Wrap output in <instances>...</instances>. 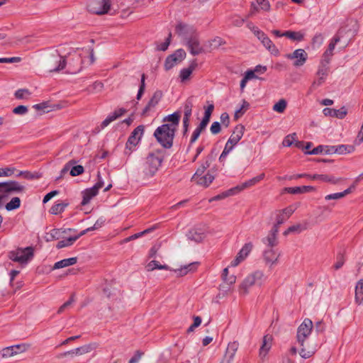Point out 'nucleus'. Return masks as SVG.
<instances>
[{
	"label": "nucleus",
	"mask_w": 363,
	"mask_h": 363,
	"mask_svg": "<svg viewBox=\"0 0 363 363\" xmlns=\"http://www.w3.org/2000/svg\"><path fill=\"white\" fill-rule=\"evenodd\" d=\"M30 94V91L27 89H20L16 91L14 96L18 99H23L28 98Z\"/></svg>",
	"instance_id": "nucleus-47"
},
{
	"label": "nucleus",
	"mask_w": 363,
	"mask_h": 363,
	"mask_svg": "<svg viewBox=\"0 0 363 363\" xmlns=\"http://www.w3.org/2000/svg\"><path fill=\"white\" fill-rule=\"evenodd\" d=\"M329 72L328 64L321 62L317 72V76H322L326 77Z\"/></svg>",
	"instance_id": "nucleus-46"
},
{
	"label": "nucleus",
	"mask_w": 363,
	"mask_h": 363,
	"mask_svg": "<svg viewBox=\"0 0 363 363\" xmlns=\"http://www.w3.org/2000/svg\"><path fill=\"white\" fill-rule=\"evenodd\" d=\"M296 133L288 135L283 140V145L285 147L291 146L296 140Z\"/></svg>",
	"instance_id": "nucleus-57"
},
{
	"label": "nucleus",
	"mask_w": 363,
	"mask_h": 363,
	"mask_svg": "<svg viewBox=\"0 0 363 363\" xmlns=\"http://www.w3.org/2000/svg\"><path fill=\"white\" fill-rule=\"evenodd\" d=\"M269 340L270 338H268L267 335H265L263 337V343L259 350V355L262 357L266 356V354H267L268 351L271 347V344L268 342V340Z\"/></svg>",
	"instance_id": "nucleus-40"
},
{
	"label": "nucleus",
	"mask_w": 363,
	"mask_h": 363,
	"mask_svg": "<svg viewBox=\"0 0 363 363\" xmlns=\"http://www.w3.org/2000/svg\"><path fill=\"white\" fill-rule=\"evenodd\" d=\"M175 133L176 130H174V128H172L169 124L165 123L156 128L154 137L162 147L169 149L173 145Z\"/></svg>",
	"instance_id": "nucleus-3"
},
{
	"label": "nucleus",
	"mask_w": 363,
	"mask_h": 363,
	"mask_svg": "<svg viewBox=\"0 0 363 363\" xmlns=\"http://www.w3.org/2000/svg\"><path fill=\"white\" fill-rule=\"evenodd\" d=\"M164 160V157L160 152H150L145 158L144 162L141 167V174L143 179H149L152 178Z\"/></svg>",
	"instance_id": "nucleus-2"
},
{
	"label": "nucleus",
	"mask_w": 363,
	"mask_h": 363,
	"mask_svg": "<svg viewBox=\"0 0 363 363\" xmlns=\"http://www.w3.org/2000/svg\"><path fill=\"white\" fill-rule=\"evenodd\" d=\"M33 257V249L32 247L25 248L18 247L8 253V257L13 262L21 264H26Z\"/></svg>",
	"instance_id": "nucleus-5"
},
{
	"label": "nucleus",
	"mask_w": 363,
	"mask_h": 363,
	"mask_svg": "<svg viewBox=\"0 0 363 363\" xmlns=\"http://www.w3.org/2000/svg\"><path fill=\"white\" fill-rule=\"evenodd\" d=\"M313 327L312 320L309 318H305L297 329L296 340L301 347L299 354L304 359L309 358L314 353L313 349L310 350L305 346L306 339L311 333Z\"/></svg>",
	"instance_id": "nucleus-1"
},
{
	"label": "nucleus",
	"mask_w": 363,
	"mask_h": 363,
	"mask_svg": "<svg viewBox=\"0 0 363 363\" xmlns=\"http://www.w3.org/2000/svg\"><path fill=\"white\" fill-rule=\"evenodd\" d=\"M264 177H265L264 173H262V174H259L258 176L252 178L251 179L242 183L243 189L250 188V187L255 185L257 183H258L261 180H262L264 178Z\"/></svg>",
	"instance_id": "nucleus-37"
},
{
	"label": "nucleus",
	"mask_w": 363,
	"mask_h": 363,
	"mask_svg": "<svg viewBox=\"0 0 363 363\" xmlns=\"http://www.w3.org/2000/svg\"><path fill=\"white\" fill-rule=\"evenodd\" d=\"M67 65L65 57L61 56L57 53L51 55L47 62V67L50 72H60Z\"/></svg>",
	"instance_id": "nucleus-9"
},
{
	"label": "nucleus",
	"mask_w": 363,
	"mask_h": 363,
	"mask_svg": "<svg viewBox=\"0 0 363 363\" xmlns=\"http://www.w3.org/2000/svg\"><path fill=\"white\" fill-rule=\"evenodd\" d=\"M265 280L263 272L257 270L247 276L239 285L238 291L241 296H245L249 293L250 289L257 284L261 286Z\"/></svg>",
	"instance_id": "nucleus-4"
},
{
	"label": "nucleus",
	"mask_w": 363,
	"mask_h": 363,
	"mask_svg": "<svg viewBox=\"0 0 363 363\" xmlns=\"http://www.w3.org/2000/svg\"><path fill=\"white\" fill-rule=\"evenodd\" d=\"M67 231L74 230L72 228H68L67 230H61L60 229H52L50 230L49 233L47 234L46 240L52 241L54 240H58L61 238L62 233H65Z\"/></svg>",
	"instance_id": "nucleus-30"
},
{
	"label": "nucleus",
	"mask_w": 363,
	"mask_h": 363,
	"mask_svg": "<svg viewBox=\"0 0 363 363\" xmlns=\"http://www.w3.org/2000/svg\"><path fill=\"white\" fill-rule=\"evenodd\" d=\"M21 206V200L18 197H13L11 200L6 203V209L8 211H11L15 209H17Z\"/></svg>",
	"instance_id": "nucleus-42"
},
{
	"label": "nucleus",
	"mask_w": 363,
	"mask_h": 363,
	"mask_svg": "<svg viewBox=\"0 0 363 363\" xmlns=\"http://www.w3.org/2000/svg\"><path fill=\"white\" fill-rule=\"evenodd\" d=\"M355 301L359 305H363V279L359 280L356 284Z\"/></svg>",
	"instance_id": "nucleus-31"
},
{
	"label": "nucleus",
	"mask_w": 363,
	"mask_h": 363,
	"mask_svg": "<svg viewBox=\"0 0 363 363\" xmlns=\"http://www.w3.org/2000/svg\"><path fill=\"white\" fill-rule=\"evenodd\" d=\"M28 349V345L26 344L15 345L4 348L0 354L2 358H9L15 354L23 352Z\"/></svg>",
	"instance_id": "nucleus-12"
},
{
	"label": "nucleus",
	"mask_w": 363,
	"mask_h": 363,
	"mask_svg": "<svg viewBox=\"0 0 363 363\" xmlns=\"http://www.w3.org/2000/svg\"><path fill=\"white\" fill-rule=\"evenodd\" d=\"M244 130L245 128L243 125H238L228 141L235 146L243 136Z\"/></svg>",
	"instance_id": "nucleus-19"
},
{
	"label": "nucleus",
	"mask_w": 363,
	"mask_h": 363,
	"mask_svg": "<svg viewBox=\"0 0 363 363\" xmlns=\"http://www.w3.org/2000/svg\"><path fill=\"white\" fill-rule=\"evenodd\" d=\"M145 79H146L145 74H143L141 75L140 84V87H139L138 91L137 94V96H136V99L138 100H140L141 99L143 94H144V91L145 89Z\"/></svg>",
	"instance_id": "nucleus-50"
},
{
	"label": "nucleus",
	"mask_w": 363,
	"mask_h": 363,
	"mask_svg": "<svg viewBox=\"0 0 363 363\" xmlns=\"http://www.w3.org/2000/svg\"><path fill=\"white\" fill-rule=\"evenodd\" d=\"M74 301V295H72L70 298L64 303L58 309L57 313H62L67 308H68Z\"/></svg>",
	"instance_id": "nucleus-60"
},
{
	"label": "nucleus",
	"mask_w": 363,
	"mask_h": 363,
	"mask_svg": "<svg viewBox=\"0 0 363 363\" xmlns=\"http://www.w3.org/2000/svg\"><path fill=\"white\" fill-rule=\"evenodd\" d=\"M284 37H286L294 41H302L304 38L305 33L301 31L287 30L284 32Z\"/></svg>",
	"instance_id": "nucleus-33"
},
{
	"label": "nucleus",
	"mask_w": 363,
	"mask_h": 363,
	"mask_svg": "<svg viewBox=\"0 0 363 363\" xmlns=\"http://www.w3.org/2000/svg\"><path fill=\"white\" fill-rule=\"evenodd\" d=\"M181 113L179 111H176L164 117L163 121L171 122V123H168L169 126H170V128H174V130H177V126L179 125V123Z\"/></svg>",
	"instance_id": "nucleus-24"
},
{
	"label": "nucleus",
	"mask_w": 363,
	"mask_h": 363,
	"mask_svg": "<svg viewBox=\"0 0 363 363\" xmlns=\"http://www.w3.org/2000/svg\"><path fill=\"white\" fill-rule=\"evenodd\" d=\"M354 189H355V184H352L349 188L345 189L344 191L335 193V194H336L337 199H340L345 197V196H347V194H350V193H352Z\"/></svg>",
	"instance_id": "nucleus-58"
},
{
	"label": "nucleus",
	"mask_w": 363,
	"mask_h": 363,
	"mask_svg": "<svg viewBox=\"0 0 363 363\" xmlns=\"http://www.w3.org/2000/svg\"><path fill=\"white\" fill-rule=\"evenodd\" d=\"M342 32L343 31L340 29L337 32V34L333 38L328 48L329 51L333 52L335 45L340 40V35L342 33Z\"/></svg>",
	"instance_id": "nucleus-53"
},
{
	"label": "nucleus",
	"mask_w": 363,
	"mask_h": 363,
	"mask_svg": "<svg viewBox=\"0 0 363 363\" xmlns=\"http://www.w3.org/2000/svg\"><path fill=\"white\" fill-rule=\"evenodd\" d=\"M67 203H59L52 206L50 209V213L53 215H57L64 211Z\"/></svg>",
	"instance_id": "nucleus-43"
},
{
	"label": "nucleus",
	"mask_w": 363,
	"mask_h": 363,
	"mask_svg": "<svg viewBox=\"0 0 363 363\" xmlns=\"http://www.w3.org/2000/svg\"><path fill=\"white\" fill-rule=\"evenodd\" d=\"M111 7L108 0H90L87 9L90 13L103 15L107 13Z\"/></svg>",
	"instance_id": "nucleus-7"
},
{
	"label": "nucleus",
	"mask_w": 363,
	"mask_h": 363,
	"mask_svg": "<svg viewBox=\"0 0 363 363\" xmlns=\"http://www.w3.org/2000/svg\"><path fill=\"white\" fill-rule=\"evenodd\" d=\"M261 43L271 54L274 55H278L279 54V50L267 35Z\"/></svg>",
	"instance_id": "nucleus-32"
},
{
	"label": "nucleus",
	"mask_w": 363,
	"mask_h": 363,
	"mask_svg": "<svg viewBox=\"0 0 363 363\" xmlns=\"http://www.w3.org/2000/svg\"><path fill=\"white\" fill-rule=\"evenodd\" d=\"M188 237L191 240H194L197 242H199L204 239L205 234L203 232L199 231L197 229H192L189 230L188 233Z\"/></svg>",
	"instance_id": "nucleus-34"
},
{
	"label": "nucleus",
	"mask_w": 363,
	"mask_h": 363,
	"mask_svg": "<svg viewBox=\"0 0 363 363\" xmlns=\"http://www.w3.org/2000/svg\"><path fill=\"white\" fill-rule=\"evenodd\" d=\"M16 176H22L26 179H38L41 177V174L38 172H31L29 171H20Z\"/></svg>",
	"instance_id": "nucleus-39"
},
{
	"label": "nucleus",
	"mask_w": 363,
	"mask_h": 363,
	"mask_svg": "<svg viewBox=\"0 0 363 363\" xmlns=\"http://www.w3.org/2000/svg\"><path fill=\"white\" fill-rule=\"evenodd\" d=\"M28 111V107L23 105H19L13 109V113L16 115H25Z\"/></svg>",
	"instance_id": "nucleus-55"
},
{
	"label": "nucleus",
	"mask_w": 363,
	"mask_h": 363,
	"mask_svg": "<svg viewBox=\"0 0 363 363\" xmlns=\"http://www.w3.org/2000/svg\"><path fill=\"white\" fill-rule=\"evenodd\" d=\"M77 257H70V258H67V259H64L59 262H57L54 264L52 269H61V268H64L66 267L72 266V265L75 264L77 263Z\"/></svg>",
	"instance_id": "nucleus-28"
},
{
	"label": "nucleus",
	"mask_w": 363,
	"mask_h": 363,
	"mask_svg": "<svg viewBox=\"0 0 363 363\" xmlns=\"http://www.w3.org/2000/svg\"><path fill=\"white\" fill-rule=\"evenodd\" d=\"M185 45L187 47L190 53L193 55H198L203 52L204 50L200 44L199 34L196 33L184 41Z\"/></svg>",
	"instance_id": "nucleus-10"
},
{
	"label": "nucleus",
	"mask_w": 363,
	"mask_h": 363,
	"mask_svg": "<svg viewBox=\"0 0 363 363\" xmlns=\"http://www.w3.org/2000/svg\"><path fill=\"white\" fill-rule=\"evenodd\" d=\"M336 153L339 155L345 154L347 152L350 153L353 150L352 146H348L345 145H340L335 146Z\"/></svg>",
	"instance_id": "nucleus-51"
},
{
	"label": "nucleus",
	"mask_w": 363,
	"mask_h": 363,
	"mask_svg": "<svg viewBox=\"0 0 363 363\" xmlns=\"http://www.w3.org/2000/svg\"><path fill=\"white\" fill-rule=\"evenodd\" d=\"M165 269V270H170V268L168 265L167 264H161L159 263V262L156 261V260H152L151 262H150L147 265H146V269L147 271L148 272H151V271H153L154 269Z\"/></svg>",
	"instance_id": "nucleus-36"
},
{
	"label": "nucleus",
	"mask_w": 363,
	"mask_h": 363,
	"mask_svg": "<svg viewBox=\"0 0 363 363\" xmlns=\"http://www.w3.org/2000/svg\"><path fill=\"white\" fill-rule=\"evenodd\" d=\"M145 128L140 125L135 128L128 138V145H138L144 133Z\"/></svg>",
	"instance_id": "nucleus-17"
},
{
	"label": "nucleus",
	"mask_w": 363,
	"mask_h": 363,
	"mask_svg": "<svg viewBox=\"0 0 363 363\" xmlns=\"http://www.w3.org/2000/svg\"><path fill=\"white\" fill-rule=\"evenodd\" d=\"M287 219L284 217V214L279 213V214L277 216V222L272 227L274 232H279V228L281 225H282Z\"/></svg>",
	"instance_id": "nucleus-54"
},
{
	"label": "nucleus",
	"mask_w": 363,
	"mask_h": 363,
	"mask_svg": "<svg viewBox=\"0 0 363 363\" xmlns=\"http://www.w3.org/2000/svg\"><path fill=\"white\" fill-rule=\"evenodd\" d=\"M252 249V244L250 242L246 243L238 253L235 258L231 262L230 267H235L238 266L247 257Z\"/></svg>",
	"instance_id": "nucleus-14"
},
{
	"label": "nucleus",
	"mask_w": 363,
	"mask_h": 363,
	"mask_svg": "<svg viewBox=\"0 0 363 363\" xmlns=\"http://www.w3.org/2000/svg\"><path fill=\"white\" fill-rule=\"evenodd\" d=\"M249 106H250V104L247 101L243 100L241 107L239 109L236 110L235 112V116H234L235 118L238 119L240 116H242L246 112V111L248 109Z\"/></svg>",
	"instance_id": "nucleus-44"
},
{
	"label": "nucleus",
	"mask_w": 363,
	"mask_h": 363,
	"mask_svg": "<svg viewBox=\"0 0 363 363\" xmlns=\"http://www.w3.org/2000/svg\"><path fill=\"white\" fill-rule=\"evenodd\" d=\"M286 57L289 60H295L294 65L295 67H301L303 65L307 59L308 54L303 49H296L292 53L287 54Z\"/></svg>",
	"instance_id": "nucleus-11"
},
{
	"label": "nucleus",
	"mask_w": 363,
	"mask_h": 363,
	"mask_svg": "<svg viewBox=\"0 0 363 363\" xmlns=\"http://www.w3.org/2000/svg\"><path fill=\"white\" fill-rule=\"evenodd\" d=\"M192 107L193 104L191 101H186L184 104V118L186 121V120H189L191 116V111H192Z\"/></svg>",
	"instance_id": "nucleus-49"
},
{
	"label": "nucleus",
	"mask_w": 363,
	"mask_h": 363,
	"mask_svg": "<svg viewBox=\"0 0 363 363\" xmlns=\"http://www.w3.org/2000/svg\"><path fill=\"white\" fill-rule=\"evenodd\" d=\"M314 188L311 186H295V187H286L285 188V191L292 194H303L306 192H308L310 191L313 190Z\"/></svg>",
	"instance_id": "nucleus-26"
},
{
	"label": "nucleus",
	"mask_w": 363,
	"mask_h": 363,
	"mask_svg": "<svg viewBox=\"0 0 363 363\" xmlns=\"http://www.w3.org/2000/svg\"><path fill=\"white\" fill-rule=\"evenodd\" d=\"M344 263H345V259H344L343 255L341 254H339L337 256V260L334 264V268L335 269H339L343 266Z\"/></svg>",
	"instance_id": "nucleus-64"
},
{
	"label": "nucleus",
	"mask_w": 363,
	"mask_h": 363,
	"mask_svg": "<svg viewBox=\"0 0 363 363\" xmlns=\"http://www.w3.org/2000/svg\"><path fill=\"white\" fill-rule=\"evenodd\" d=\"M257 4L260 6V9L264 11L270 10V4L268 0H256Z\"/></svg>",
	"instance_id": "nucleus-61"
},
{
	"label": "nucleus",
	"mask_w": 363,
	"mask_h": 363,
	"mask_svg": "<svg viewBox=\"0 0 363 363\" xmlns=\"http://www.w3.org/2000/svg\"><path fill=\"white\" fill-rule=\"evenodd\" d=\"M84 169L83 166L82 165H76L74 166L70 170V174L73 177H76L82 174L84 172Z\"/></svg>",
	"instance_id": "nucleus-59"
},
{
	"label": "nucleus",
	"mask_w": 363,
	"mask_h": 363,
	"mask_svg": "<svg viewBox=\"0 0 363 363\" xmlns=\"http://www.w3.org/2000/svg\"><path fill=\"white\" fill-rule=\"evenodd\" d=\"M197 65H197L196 60H194L191 62L189 67L184 68L181 70L180 77H181V79L182 82L189 79V77L191 74L192 72L196 69Z\"/></svg>",
	"instance_id": "nucleus-27"
},
{
	"label": "nucleus",
	"mask_w": 363,
	"mask_h": 363,
	"mask_svg": "<svg viewBox=\"0 0 363 363\" xmlns=\"http://www.w3.org/2000/svg\"><path fill=\"white\" fill-rule=\"evenodd\" d=\"M286 106V101L282 99L273 106V110L278 113H283L285 111Z\"/></svg>",
	"instance_id": "nucleus-45"
},
{
	"label": "nucleus",
	"mask_w": 363,
	"mask_h": 363,
	"mask_svg": "<svg viewBox=\"0 0 363 363\" xmlns=\"http://www.w3.org/2000/svg\"><path fill=\"white\" fill-rule=\"evenodd\" d=\"M175 32L184 39V41H186V38H189V36L197 33L193 26L183 23H179L176 26Z\"/></svg>",
	"instance_id": "nucleus-13"
},
{
	"label": "nucleus",
	"mask_w": 363,
	"mask_h": 363,
	"mask_svg": "<svg viewBox=\"0 0 363 363\" xmlns=\"http://www.w3.org/2000/svg\"><path fill=\"white\" fill-rule=\"evenodd\" d=\"M198 266V262H192L189 264L184 265L179 269H174V272L177 273L178 277H183L187 274L189 272H193L196 271Z\"/></svg>",
	"instance_id": "nucleus-25"
},
{
	"label": "nucleus",
	"mask_w": 363,
	"mask_h": 363,
	"mask_svg": "<svg viewBox=\"0 0 363 363\" xmlns=\"http://www.w3.org/2000/svg\"><path fill=\"white\" fill-rule=\"evenodd\" d=\"M15 170L14 167L0 168V177H11Z\"/></svg>",
	"instance_id": "nucleus-56"
},
{
	"label": "nucleus",
	"mask_w": 363,
	"mask_h": 363,
	"mask_svg": "<svg viewBox=\"0 0 363 363\" xmlns=\"http://www.w3.org/2000/svg\"><path fill=\"white\" fill-rule=\"evenodd\" d=\"M277 233L278 232H274V229L269 231L268 235L264 238H262V242L268 247V248H274L278 245L277 240Z\"/></svg>",
	"instance_id": "nucleus-20"
},
{
	"label": "nucleus",
	"mask_w": 363,
	"mask_h": 363,
	"mask_svg": "<svg viewBox=\"0 0 363 363\" xmlns=\"http://www.w3.org/2000/svg\"><path fill=\"white\" fill-rule=\"evenodd\" d=\"M252 33L257 38L260 42H262L266 38L267 35L258 28H252Z\"/></svg>",
	"instance_id": "nucleus-62"
},
{
	"label": "nucleus",
	"mask_w": 363,
	"mask_h": 363,
	"mask_svg": "<svg viewBox=\"0 0 363 363\" xmlns=\"http://www.w3.org/2000/svg\"><path fill=\"white\" fill-rule=\"evenodd\" d=\"M98 191H96V188H89L86 189L84 191H82V201L81 202V204L82 206H85L89 203V201L91 200L93 197L96 196L98 194Z\"/></svg>",
	"instance_id": "nucleus-23"
},
{
	"label": "nucleus",
	"mask_w": 363,
	"mask_h": 363,
	"mask_svg": "<svg viewBox=\"0 0 363 363\" xmlns=\"http://www.w3.org/2000/svg\"><path fill=\"white\" fill-rule=\"evenodd\" d=\"M25 189L23 185L14 180L0 182V196H3V199L13 193L23 192Z\"/></svg>",
	"instance_id": "nucleus-6"
},
{
	"label": "nucleus",
	"mask_w": 363,
	"mask_h": 363,
	"mask_svg": "<svg viewBox=\"0 0 363 363\" xmlns=\"http://www.w3.org/2000/svg\"><path fill=\"white\" fill-rule=\"evenodd\" d=\"M307 228L306 225H301L300 223L294 225L290 226L284 233V235H286L291 233H300L303 230H305Z\"/></svg>",
	"instance_id": "nucleus-41"
},
{
	"label": "nucleus",
	"mask_w": 363,
	"mask_h": 363,
	"mask_svg": "<svg viewBox=\"0 0 363 363\" xmlns=\"http://www.w3.org/2000/svg\"><path fill=\"white\" fill-rule=\"evenodd\" d=\"M97 347L96 343H90L74 349L78 355H82L94 350Z\"/></svg>",
	"instance_id": "nucleus-35"
},
{
	"label": "nucleus",
	"mask_w": 363,
	"mask_h": 363,
	"mask_svg": "<svg viewBox=\"0 0 363 363\" xmlns=\"http://www.w3.org/2000/svg\"><path fill=\"white\" fill-rule=\"evenodd\" d=\"M323 113L325 116H331L342 119L347 115V111L345 106H342V108L337 110L330 108H325L323 110Z\"/></svg>",
	"instance_id": "nucleus-18"
},
{
	"label": "nucleus",
	"mask_w": 363,
	"mask_h": 363,
	"mask_svg": "<svg viewBox=\"0 0 363 363\" xmlns=\"http://www.w3.org/2000/svg\"><path fill=\"white\" fill-rule=\"evenodd\" d=\"M214 178L215 177L213 175L208 172L206 174L202 175L196 180H194V182L199 185L207 187L212 183Z\"/></svg>",
	"instance_id": "nucleus-29"
},
{
	"label": "nucleus",
	"mask_w": 363,
	"mask_h": 363,
	"mask_svg": "<svg viewBox=\"0 0 363 363\" xmlns=\"http://www.w3.org/2000/svg\"><path fill=\"white\" fill-rule=\"evenodd\" d=\"M78 239L79 236H71L67 239L59 241L56 245V247L57 249H61L65 247L71 246Z\"/></svg>",
	"instance_id": "nucleus-38"
},
{
	"label": "nucleus",
	"mask_w": 363,
	"mask_h": 363,
	"mask_svg": "<svg viewBox=\"0 0 363 363\" xmlns=\"http://www.w3.org/2000/svg\"><path fill=\"white\" fill-rule=\"evenodd\" d=\"M126 113V110L123 108L116 110L113 113L110 114L101 124V128L108 126L111 122L114 121L121 116Z\"/></svg>",
	"instance_id": "nucleus-22"
},
{
	"label": "nucleus",
	"mask_w": 363,
	"mask_h": 363,
	"mask_svg": "<svg viewBox=\"0 0 363 363\" xmlns=\"http://www.w3.org/2000/svg\"><path fill=\"white\" fill-rule=\"evenodd\" d=\"M172 55H174L178 62H181L186 57V52L183 49H178Z\"/></svg>",
	"instance_id": "nucleus-63"
},
{
	"label": "nucleus",
	"mask_w": 363,
	"mask_h": 363,
	"mask_svg": "<svg viewBox=\"0 0 363 363\" xmlns=\"http://www.w3.org/2000/svg\"><path fill=\"white\" fill-rule=\"evenodd\" d=\"M239 343L238 341H233L232 342H230L228 345L225 358L227 359L226 363H232L234 357L235 355V353L238 349Z\"/></svg>",
	"instance_id": "nucleus-21"
},
{
	"label": "nucleus",
	"mask_w": 363,
	"mask_h": 363,
	"mask_svg": "<svg viewBox=\"0 0 363 363\" xmlns=\"http://www.w3.org/2000/svg\"><path fill=\"white\" fill-rule=\"evenodd\" d=\"M80 52L82 53L83 57H85V55L89 56L90 58V64L94 63L95 61L94 55V49L91 48H82L80 49Z\"/></svg>",
	"instance_id": "nucleus-52"
},
{
	"label": "nucleus",
	"mask_w": 363,
	"mask_h": 363,
	"mask_svg": "<svg viewBox=\"0 0 363 363\" xmlns=\"http://www.w3.org/2000/svg\"><path fill=\"white\" fill-rule=\"evenodd\" d=\"M162 96V92L161 91H156L153 95L152 96L151 99L144 108V109L142 111L141 115L143 116H146L147 113L152 111L160 102Z\"/></svg>",
	"instance_id": "nucleus-15"
},
{
	"label": "nucleus",
	"mask_w": 363,
	"mask_h": 363,
	"mask_svg": "<svg viewBox=\"0 0 363 363\" xmlns=\"http://www.w3.org/2000/svg\"><path fill=\"white\" fill-rule=\"evenodd\" d=\"M280 253L273 248H268L263 252V259L266 264L272 266L277 262Z\"/></svg>",
	"instance_id": "nucleus-16"
},
{
	"label": "nucleus",
	"mask_w": 363,
	"mask_h": 363,
	"mask_svg": "<svg viewBox=\"0 0 363 363\" xmlns=\"http://www.w3.org/2000/svg\"><path fill=\"white\" fill-rule=\"evenodd\" d=\"M84 63L82 53L80 49L77 48L73 55H69L68 60V72L70 74L78 73L82 69V64Z\"/></svg>",
	"instance_id": "nucleus-8"
},
{
	"label": "nucleus",
	"mask_w": 363,
	"mask_h": 363,
	"mask_svg": "<svg viewBox=\"0 0 363 363\" xmlns=\"http://www.w3.org/2000/svg\"><path fill=\"white\" fill-rule=\"evenodd\" d=\"M178 62L174 55H170L168 56L164 62V67L166 70L172 69Z\"/></svg>",
	"instance_id": "nucleus-48"
}]
</instances>
